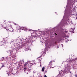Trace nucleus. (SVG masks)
Masks as SVG:
<instances>
[{
    "label": "nucleus",
    "mask_w": 77,
    "mask_h": 77,
    "mask_svg": "<svg viewBox=\"0 0 77 77\" xmlns=\"http://www.w3.org/2000/svg\"><path fill=\"white\" fill-rule=\"evenodd\" d=\"M17 30H19V29H21V30H24V27H20V26L18 25V26L17 27Z\"/></svg>",
    "instance_id": "1"
},
{
    "label": "nucleus",
    "mask_w": 77,
    "mask_h": 77,
    "mask_svg": "<svg viewBox=\"0 0 77 77\" xmlns=\"http://www.w3.org/2000/svg\"><path fill=\"white\" fill-rule=\"evenodd\" d=\"M45 69V67H43V68H42V72H44V69Z\"/></svg>",
    "instance_id": "2"
},
{
    "label": "nucleus",
    "mask_w": 77,
    "mask_h": 77,
    "mask_svg": "<svg viewBox=\"0 0 77 77\" xmlns=\"http://www.w3.org/2000/svg\"><path fill=\"white\" fill-rule=\"evenodd\" d=\"M27 64H28V62H26L24 65V66H26V65H27Z\"/></svg>",
    "instance_id": "3"
},
{
    "label": "nucleus",
    "mask_w": 77,
    "mask_h": 77,
    "mask_svg": "<svg viewBox=\"0 0 77 77\" xmlns=\"http://www.w3.org/2000/svg\"><path fill=\"white\" fill-rule=\"evenodd\" d=\"M24 71H25V72H26V69H27V68L26 67H25L24 68Z\"/></svg>",
    "instance_id": "4"
},
{
    "label": "nucleus",
    "mask_w": 77,
    "mask_h": 77,
    "mask_svg": "<svg viewBox=\"0 0 77 77\" xmlns=\"http://www.w3.org/2000/svg\"><path fill=\"white\" fill-rule=\"evenodd\" d=\"M24 30H26L27 29V27H24Z\"/></svg>",
    "instance_id": "5"
},
{
    "label": "nucleus",
    "mask_w": 77,
    "mask_h": 77,
    "mask_svg": "<svg viewBox=\"0 0 77 77\" xmlns=\"http://www.w3.org/2000/svg\"><path fill=\"white\" fill-rule=\"evenodd\" d=\"M3 60H4V57H2L1 60L2 61H3Z\"/></svg>",
    "instance_id": "6"
},
{
    "label": "nucleus",
    "mask_w": 77,
    "mask_h": 77,
    "mask_svg": "<svg viewBox=\"0 0 77 77\" xmlns=\"http://www.w3.org/2000/svg\"><path fill=\"white\" fill-rule=\"evenodd\" d=\"M3 67H4V65H2V66L1 68H3Z\"/></svg>",
    "instance_id": "7"
},
{
    "label": "nucleus",
    "mask_w": 77,
    "mask_h": 77,
    "mask_svg": "<svg viewBox=\"0 0 77 77\" xmlns=\"http://www.w3.org/2000/svg\"><path fill=\"white\" fill-rule=\"evenodd\" d=\"M4 23L5 24H6V20L4 21Z\"/></svg>",
    "instance_id": "8"
},
{
    "label": "nucleus",
    "mask_w": 77,
    "mask_h": 77,
    "mask_svg": "<svg viewBox=\"0 0 77 77\" xmlns=\"http://www.w3.org/2000/svg\"><path fill=\"white\" fill-rule=\"evenodd\" d=\"M7 72V74H9V72Z\"/></svg>",
    "instance_id": "9"
},
{
    "label": "nucleus",
    "mask_w": 77,
    "mask_h": 77,
    "mask_svg": "<svg viewBox=\"0 0 77 77\" xmlns=\"http://www.w3.org/2000/svg\"><path fill=\"white\" fill-rule=\"evenodd\" d=\"M44 77H47V76L46 75H45Z\"/></svg>",
    "instance_id": "10"
},
{
    "label": "nucleus",
    "mask_w": 77,
    "mask_h": 77,
    "mask_svg": "<svg viewBox=\"0 0 77 77\" xmlns=\"http://www.w3.org/2000/svg\"><path fill=\"white\" fill-rule=\"evenodd\" d=\"M75 75V77H77V75L76 74V75Z\"/></svg>",
    "instance_id": "11"
},
{
    "label": "nucleus",
    "mask_w": 77,
    "mask_h": 77,
    "mask_svg": "<svg viewBox=\"0 0 77 77\" xmlns=\"http://www.w3.org/2000/svg\"><path fill=\"white\" fill-rule=\"evenodd\" d=\"M74 30H73V31H72V33H74Z\"/></svg>",
    "instance_id": "12"
},
{
    "label": "nucleus",
    "mask_w": 77,
    "mask_h": 77,
    "mask_svg": "<svg viewBox=\"0 0 77 77\" xmlns=\"http://www.w3.org/2000/svg\"><path fill=\"white\" fill-rule=\"evenodd\" d=\"M29 31H31V30H32L31 29H29Z\"/></svg>",
    "instance_id": "13"
},
{
    "label": "nucleus",
    "mask_w": 77,
    "mask_h": 77,
    "mask_svg": "<svg viewBox=\"0 0 77 77\" xmlns=\"http://www.w3.org/2000/svg\"><path fill=\"white\" fill-rule=\"evenodd\" d=\"M55 34L56 35H57V34L56 33H55Z\"/></svg>",
    "instance_id": "14"
},
{
    "label": "nucleus",
    "mask_w": 77,
    "mask_h": 77,
    "mask_svg": "<svg viewBox=\"0 0 77 77\" xmlns=\"http://www.w3.org/2000/svg\"><path fill=\"white\" fill-rule=\"evenodd\" d=\"M70 74H71V72H70Z\"/></svg>",
    "instance_id": "15"
},
{
    "label": "nucleus",
    "mask_w": 77,
    "mask_h": 77,
    "mask_svg": "<svg viewBox=\"0 0 77 77\" xmlns=\"http://www.w3.org/2000/svg\"><path fill=\"white\" fill-rule=\"evenodd\" d=\"M5 28H6V27H5V28H4L5 29Z\"/></svg>",
    "instance_id": "16"
},
{
    "label": "nucleus",
    "mask_w": 77,
    "mask_h": 77,
    "mask_svg": "<svg viewBox=\"0 0 77 77\" xmlns=\"http://www.w3.org/2000/svg\"><path fill=\"white\" fill-rule=\"evenodd\" d=\"M0 69H1V68H0Z\"/></svg>",
    "instance_id": "17"
},
{
    "label": "nucleus",
    "mask_w": 77,
    "mask_h": 77,
    "mask_svg": "<svg viewBox=\"0 0 77 77\" xmlns=\"http://www.w3.org/2000/svg\"><path fill=\"white\" fill-rule=\"evenodd\" d=\"M40 66H41V65H40Z\"/></svg>",
    "instance_id": "18"
},
{
    "label": "nucleus",
    "mask_w": 77,
    "mask_h": 77,
    "mask_svg": "<svg viewBox=\"0 0 77 77\" xmlns=\"http://www.w3.org/2000/svg\"><path fill=\"white\" fill-rule=\"evenodd\" d=\"M76 2H77V1H76Z\"/></svg>",
    "instance_id": "19"
}]
</instances>
